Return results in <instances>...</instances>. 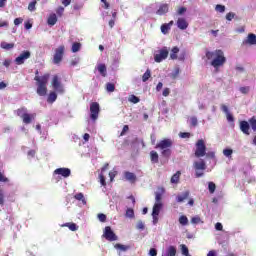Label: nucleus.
Listing matches in <instances>:
<instances>
[{"label":"nucleus","instance_id":"nucleus-25","mask_svg":"<svg viewBox=\"0 0 256 256\" xmlns=\"http://www.w3.org/2000/svg\"><path fill=\"white\" fill-rule=\"evenodd\" d=\"M98 71L102 77H107V66L105 64H99Z\"/></svg>","mask_w":256,"mask_h":256},{"label":"nucleus","instance_id":"nucleus-28","mask_svg":"<svg viewBox=\"0 0 256 256\" xmlns=\"http://www.w3.org/2000/svg\"><path fill=\"white\" fill-rule=\"evenodd\" d=\"M74 199H76V201H82L83 205H87V200H85V195H83V193H78L74 196Z\"/></svg>","mask_w":256,"mask_h":256},{"label":"nucleus","instance_id":"nucleus-36","mask_svg":"<svg viewBox=\"0 0 256 256\" xmlns=\"http://www.w3.org/2000/svg\"><path fill=\"white\" fill-rule=\"evenodd\" d=\"M128 101H130V103L137 104V103H139V101H141V99H139V97H137L135 95H130L128 98Z\"/></svg>","mask_w":256,"mask_h":256},{"label":"nucleus","instance_id":"nucleus-32","mask_svg":"<svg viewBox=\"0 0 256 256\" xmlns=\"http://www.w3.org/2000/svg\"><path fill=\"white\" fill-rule=\"evenodd\" d=\"M81 50V43L75 42L72 44V53H77Z\"/></svg>","mask_w":256,"mask_h":256},{"label":"nucleus","instance_id":"nucleus-18","mask_svg":"<svg viewBox=\"0 0 256 256\" xmlns=\"http://www.w3.org/2000/svg\"><path fill=\"white\" fill-rule=\"evenodd\" d=\"M189 195H190L189 191H185L184 193L177 195L176 197L177 203L185 202L186 199H189Z\"/></svg>","mask_w":256,"mask_h":256},{"label":"nucleus","instance_id":"nucleus-39","mask_svg":"<svg viewBox=\"0 0 256 256\" xmlns=\"http://www.w3.org/2000/svg\"><path fill=\"white\" fill-rule=\"evenodd\" d=\"M126 217H130V219H133V217H135V211L133 210V208H128L126 210Z\"/></svg>","mask_w":256,"mask_h":256},{"label":"nucleus","instance_id":"nucleus-44","mask_svg":"<svg viewBox=\"0 0 256 256\" xmlns=\"http://www.w3.org/2000/svg\"><path fill=\"white\" fill-rule=\"evenodd\" d=\"M215 9L218 13H225V6L224 5L218 4V5H216Z\"/></svg>","mask_w":256,"mask_h":256},{"label":"nucleus","instance_id":"nucleus-15","mask_svg":"<svg viewBox=\"0 0 256 256\" xmlns=\"http://www.w3.org/2000/svg\"><path fill=\"white\" fill-rule=\"evenodd\" d=\"M176 25H177L178 29H181L182 31H185V29H187V27H189V23L187 22V20L185 18H179L176 22Z\"/></svg>","mask_w":256,"mask_h":256},{"label":"nucleus","instance_id":"nucleus-53","mask_svg":"<svg viewBox=\"0 0 256 256\" xmlns=\"http://www.w3.org/2000/svg\"><path fill=\"white\" fill-rule=\"evenodd\" d=\"M179 135L182 139H189L191 137V133L189 132H181Z\"/></svg>","mask_w":256,"mask_h":256},{"label":"nucleus","instance_id":"nucleus-56","mask_svg":"<svg viewBox=\"0 0 256 256\" xmlns=\"http://www.w3.org/2000/svg\"><path fill=\"white\" fill-rule=\"evenodd\" d=\"M216 231H223V224L221 222H218L215 224Z\"/></svg>","mask_w":256,"mask_h":256},{"label":"nucleus","instance_id":"nucleus-29","mask_svg":"<svg viewBox=\"0 0 256 256\" xmlns=\"http://www.w3.org/2000/svg\"><path fill=\"white\" fill-rule=\"evenodd\" d=\"M62 227H68V229H70V231H77V229H79V226H77V224L69 223V222L63 224Z\"/></svg>","mask_w":256,"mask_h":256},{"label":"nucleus","instance_id":"nucleus-13","mask_svg":"<svg viewBox=\"0 0 256 256\" xmlns=\"http://www.w3.org/2000/svg\"><path fill=\"white\" fill-rule=\"evenodd\" d=\"M54 175H61L62 177H70L71 176V169L69 168H57L54 171Z\"/></svg>","mask_w":256,"mask_h":256},{"label":"nucleus","instance_id":"nucleus-47","mask_svg":"<svg viewBox=\"0 0 256 256\" xmlns=\"http://www.w3.org/2000/svg\"><path fill=\"white\" fill-rule=\"evenodd\" d=\"M197 124H198L197 117L192 116V117L190 118V125H192V127H197Z\"/></svg>","mask_w":256,"mask_h":256},{"label":"nucleus","instance_id":"nucleus-61","mask_svg":"<svg viewBox=\"0 0 256 256\" xmlns=\"http://www.w3.org/2000/svg\"><path fill=\"white\" fill-rule=\"evenodd\" d=\"M149 255H150V256H157V249L151 248V249L149 250Z\"/></svg>","mask_w":256,"mask_h":256},{"label":"nucleus","instance_id":"nucleus-35","mask_svg":"<svg viewBox=\"0 0 256 256\" xmlns=\"http://www.w3.org/2000/svg\"><path fill=\"white\" fill-rule=\"evenodd\" d=\"M208 189H209V193L213 194V193H215V190L217 189V186L215 185L214 182H209L208 183Z\"/></svg>","mask_w":256,"mask_h":256},{"label":"nucleus","instance_id":"nucleus-60","mask_svg":"<svg viewBox=\"0 0 256 256\" xmlns=\"http://www.w3.org/2000/svg\"><path fill=\"white\" fill-rule=\"evenodd\" d=\"M127 131H129V125H124L120 135L121 136L125 135V133H127Z\"/></svg>","mask_w":256,"mask_h":256},{"label":"nucleus","instance_id":"nucleus-59","mask_svg":"<svg viewBox=\"0 0 256 256\" xmlns=\"http://www.w3.org/2000/svg\"><path fill=\"white\" fill-rule=\"evenodd\" d=\"M221 110L223 111V113H226V115L229 113V108L227 107V105L222 104Z\"/></svg>","mask_w":256,"mask_h":256},{"label":"nucleus","instance_id":"nucleus-45","mask_svg":"<svg viewBox=\"0 0 256 256\" xmlns=\"http://www.w3.org/2000/svg\"><path fill=\"white\" fill-rule=\"evenodd\" d=\"M0 183H9V178L5 177L3 172H0Z\"/></svg>","mask_w":256,"mask_h":256},{"label":"nucleus","instance_id":"nucleus-48","mask_svg":"<svg viewBox=\"0 0 256 256\" xmlns=\"http://www.w3.org/2000/svg\"><path fill=\"white\" fill-rule=\"evenodd\" d=\"M99 179H100V183H101L102 187H106L107 186V182L105 181V175L100 174L99 175Z\"/></svg>","mask_w":256,"mask_h":256},{"label":"nucleus","instance_id":"nucleus-20","mask_svg":"<svg viewBox=\"0 0 256 256\" xmlns=\"http://www.w3.org/2000/svg\"><path fill=\"white\" fill-rule=\"evenodd\" d=\"M240 129H241L242 133H244L245 135H249V122L242 121L240 123Z\"/></svg>","mask_w":256,"mask_h":256},{"label":"nucleus","instance_id":"nucleus-30","mask_svg":"<svg viewBox=\"0 0 256 256\" xmlns=\"http://www.w3.org/2000/svg\"><path fill=\"white\" fill-rule=\"evenodd\" d=\"M177 53H179V47L175 46L171 50L170 59H177Z\"/></svg>","mask_w":256,"mask_h":256},{"label":"nucleus","instance_id":"nucleus-10","mask_svg":"<svg viewBox=\"0 0 256 256\" xmlns=\"http://www.w3.org/2000/svg\"><path fill=\"white\" fill-rule=\"evenodd\" d=\"M102 237H104L106 241H117L118 239L117 234L113 232L110 226L105 227Z\"/></svg>","mask_w":256,"mask_h":256},{"label":"nucleus","instance_id":"nucleus-33","mask_svg":"<svg viewBox=\"0 0 256 256\" xmlns=\"http://www.w3.org/2000/svg\"><path fill=\"white\" fill-rule=\"evenodd\" d=\"M179 223L180 225H189V219L187 218V216H180L179 217Z\"/></svg>","mask_w":256,"mask_h":256},{"label":"nucleus","instance_id":"nucleus-54","mask_svg":"<svg viewBox=\"0 0 256 256\" xmlns=\"http://www.w3.org/2000/svg\"><path fill=\"white\" fill-rule=\"evenodd\" d=\"M71 67H75L79 65V58H74L73 60L70 61Z\"/></svg>","mask_w":256,"mask_h":256},{"label":"nucleus","instance_id":"nucleus-46","mask_svg":"<svg viewBox=\"0 0 256 256\" xmlns=\"http://www.w3.org/2000/svg\"><path fill=\"white\" fill-rule=\"evenodd\" d=\"M162 199H163V194L159 193V192H156V194H155V201H156V203H161Z\"/></svg>","mask_w":256,"mask_h":256},{"label":"nucleus","instance_id":"nucleus-49","mask_svg":"<svg viewBox=\"0 0 256 256\" xmlns=\"http://www.w3.org/2000/svg\"><path fill=\"white\" fill-rule=\"evenodd\" d=\"M223 155H225V157H231V155H233V150L232 149H224Z\"/></svg>","mask_w":256,"mask_h":256},{"label":"nucleus","instance_id":"nucleus-6","mask_svg":"<svg viewBox=\"0 0 256 256\" xmlns=\"http://www.w3.org/2000/svg\"><path fill=\"white\" fill-rule=\"evenodd\" d=\"M63 55H65V46L60 45L54 51V56H53L54 65H59V63H61V61H63Z\"/></svg>","mask_w":256,"mask_h":256},{"label":"nucleus","instance_id":"nucleus-1","mask_svg":"<svg viewBox=\"0 0 256 256\" xmlns=\"http://www.w3.org/2000/svg\"><path fill=\"white\" fill-rule=\"evenodd\" d=\"M206 58L211 61L210 64L214 69H219L227 63V58L225 57V52L221 49L215 51H206Z\"/></svg>","mask_w":256,"mask_h":256},{"label":"nucleus","instance_id":"nucleus-51","mask_svg":"<svg viewBox=\"0 0 256 256\" xmlns=\"http://www.w3.org/2000/svg\"><path fill=\"white\" fill-rule=\"evenodd\" d=\"M98 219L101 221V223H105V221H107V215L100 213L98 214Z\"/></svg>","mask_w":256,"mask_h":256},{"label":"nucleus","instance_id":"nucleus-16","mask_svg":"<svg viewBox=\"0 0 256 256\" xmlns=\"http://www.w3.org/2000/svg\"><path fill=\"white\" fill-rule=\"evenodd\" d=\"M124 177L126 181H129L130 183H135L137 181V175L129 171L124 172Z\"/></svg>","mask_w":256,"mask_h":256},{"label":"nucleus","instance_id":"nucleus-41","mask_svg":"<svg viewBox=\"0 0 256 256\" xmlns=\"http://www.w3.org/2000/svg\"><path fill=\"white\" fill-rule=\"evenodd\" d=\"M37 5V0H33L32 2L29 3L28 5V10L29 11H35L36 9V6Z\"/></svg>","mask_w":256,"mask_h":256},{"label":"nucleus","instance_id":"nucleus-62","mask_svg":"<svg viewBox=\"0 0 256 256\" xmlns=\"http://www.w3.org/2000/svg\"><path fill=\"white\" fill-rule=\"evenodd\" d=\"M169 93H171V90H169V88H165V89L163 90L162 95H163L164 97H168Z\"/></svg>","mask_w":256,"mask_h":256},{"label":"nucleus","instance_id":"nucleus-5","mask_svg":"<svg viewBox=\"0 0 256 256\" xmlns=\"http://www.w3.org/2000/svg\"><path fill=\"white\" fill-rule=\"evenodd\" d=\"M51 85H52L54 91H56V93H60L61 95L63 93H65V87L61 83V78L59 77V75L53 76Z\"/></svg>","mask_w":256,"mask_h":256},{"label":"nucleus","instance_id":"nucleus-19","mask_svg":"<svg viewBox=\"0 0 256 256\" xmlns=\"http://www.w3.org/2000/svg\"><path fill=\"white\" fill-rule=\"evenodd\" d=\"M156 13L157 15H165V13H169V5L161 4Z\"/></svg>","mask_w":256,"mask_h":256},{"label":"nucleus","instance_id":"nucleus-8","mask_svg":"<svg viewBox=\"0 0 256 256\" xmlns=\"http://www.w3.org/2000/svg\"><path fill=\"white\" fill-rule=\"evenodd\" d=\"M193 167L196 171L195 173V177L197 179H199V177H203L204 173L203 172H199V171H205L207 169V165L205 164V161L204 160H201V161H196L194 162L193 164Z\"/></svg>","mask_w":256,"mask_h":256},{"label":"nucleus","instance_id":"nucleus-34","mask_svg":"<svg viewBox=\"0 0 256 256\" xmlns=\"http://www.w3.org/2000/svg\"><path fill=\"white\" fill-rule=\"evenodd\" d=\"M249 125L253 131H256V118L255 116L249 119Z\"/></svg>","mask_w":256,"mask_h":256},{"label":"nucleus","instance_id":"nucleus-63","mask_svg":"<svg viewBox=\"0 0 256 256\" xmlns=\"http://www.w3.org/2000/svg\"><path fill=\"white\" fill-rule=\"evenodd\" d=\"M185 11H187V8L185 7H181L178 9V15H183V13H185Z\"/></svg>","mask_w":256,"mask_h":256},{"label":"nucleus","instance_id":"nucleus-9","mask_svg":"<svg viewBox=\"0 0 256 256\" xmlns=\"http://www.w3.org/2000/svg\"><path fill=\"white\" fill-rule=\"evenodd\" d=\"M101 109L100 106L97 102H92L90 104V119L92 121H97V119H99V113H100Z\"/></svg>","mask_w":256,"mask_h":256},{"label":"nucleus","instance_id":"nucleus-27","mask_svg":"<svg viewBox=\"0 0 256 256\" xmlns=\"http://www.w3.org/2000/svg\"><path fill=\"white\" fill-rule=\"evenodd\" d=\"M47 23H48V25H51L53 27V25H55L57 23V15L56 14H51L48 17Z\"/></svg>","mask_w":256,"mask_h":256},{"label":"nucleus","instance_id":"nucleus-4","mask_svg":"<svg viewBox=\"0 0 256 256\" xmlns=\"http://www.w3.org/2000/svg\"><path fill=\"white\" fill-rule=\"evenodd\" d=\"M17 115H18V117H21V119L23 120V123H25V125H29L33 121V119H35V114L27 113L26 108H19L17 110Z\"/></svg>","mask_w":256,"mask_h":256},{"label":"nucleus","instance_id":"nucleus-57","mask_svg":"<svg viewBox=\"0 0 256 256\" xmlns=\"http://www.w3.org/2000/svg\"><path fill=\"white\" fill-rule=\"evenodd\" d=\"M64 11H65V8H63V7H58V9L56 10V13H57V15H59L60 17H61V15H63V13H64Z\"/></svg>","mask_w":256,"mask_h":256},{"label":"nucleus","instance_id":"nucleus-7","mask_svg":"<svg viewBox=\"0 0 256 256\" xmlns=\"http://www.w3.org/2000/svg\"><path fill=\"white\" fill-rule=\"evenodd\" d=\"M206 153L207 146H205V141H203V139L198 140L196 143L195 157H205Z\"/></svg>","mask_w":256,"mask_h":256},{"label":"nucleus","instance_id":"nucleus-31","mask_svg":"<svg viewBox=\"0 0 256 256\" xmlns=\"http://www.w3.org/2000/svg\"><path fill=\"white\" fill-rule=\"evenodd\" d=\"M150 78H151V70L147 69L142 76L143 83H147V81H149Z\"/></svg>","mask_w":256,"mask_h":256},{"label":"nucleus","instance_id":"nucleus-12","mask_svg":"<svg viewBox=\"0 0 256 256\" xmlns=\"http://www.w3.org/2000/svg\"><path fill=\"white\" fill-rule=\"evenodd\" d=\"M167 57H169V50L163 48L158 54L154 55V61L156 63H161V61H164V59H167Z\"/></svg>","mask_w":256,"mask_h":256},{"label":"nucleus","instance_id":"nucleus-38","mask_svg":"<svg viewBox=\"0 0 256 256\" xmlns=\"http://www.w3.org/2000/svg\"><path fill=\"white\" fill-rule=\"evenodd\" d=\"M106 91H108V93H113V91H115V84L107 83L106 84Z\"/></svg>","mask_w":256,"mask_h":256},{"label":"nucleus","instance_id":"nucleus-26","mask_svg":"<svg viewBox=\"0 0 256 256\" xmlns=\"http://www.w3.org/2000/svg\"><path fill=\"white\" fill-rule=\"evenodd\" d=\"M177 255V248H175V246H170L167 251L165 256H175Z\"/></svg>","mask_w":256,"mask_h":256},{"label":"nucleus","instance_id":"nucleus-11","mask_svg":"<svg viewBox=\"0 0 256 256\" xmlns=\"http://www.w3.org/2000/svg\"><path fill=\"white\" fill-rule=\"evenodd\" d=\"M27 59H31V52L29 50L23 51L18 57L15 58L14 62L16 65H23Z\"/></svg>","mask_w":256,"mask_h":256},{"label":"nucleus","instance_id":"nucleus-3","mask_svg":"<svg viewBox=\"0 0 256 256\" xmlns=\"http://www.w3.org/2000/svg\"><path fill=\"white\" fill-rule=\"evenodd\" d=\"M173 147V140L165 138L156 144L155 149H161L162 157L169 159L171 157V148Z\"/></svg>","mask_w":256,"mask_h":256},{"label":"nucleus","instance_id":"nucleus-24","mask_svg":"<svg viewBox=\"0 0 256 256\" xmlns=\"http://www.w3.org/2000/svg\"><path fill=\"white\" fill-rule=\"evenodd\" d=\"M179 179H181V171H177L170 179V182L173 184L179 183Z\"/></svg>","mask_w":256,"mask_h":256},{"label":"nucleus","instance_id":"nucleus-50","mask_svg":"<svg viewBox=\"0 0 256 256\" xmlns=\"http://www.w3.org/2000/svg\"><path fill=\"white\" fill-rule=\"evenodd\" d=\"M136 229H139L140 231H143V229H145V224L143 223V221L139 220L137 225H136Z\"/></svg>","mask_w":256,"mask_h":256},{"label":"nucleus","instance_id":"nucleus-17","mask_svg":"<svg viewBox=\"0 0 256 256\" xmlns=\"http://www.w3.org/2000/svg\"><path fill=\"white\" fill-rule=\"evenodd\" d=\"M162 207L163 203H155L152 210V217H159V213H161Z\"/></svg>","mask_w":256,"mask_h":256},{"label":"nucleus","instance_id":"nucleus-52","mask_svg":"<svg viewBox=\"0 0 256 256\" xmlns=\"http://www.w3.org/2000/svg\"><path fill=\"white\" fill-rule=\"evenodd\" d=\"M226 19L227 21H233V19H235V13L229 12L228 14H226Z\"/></svg>","mask_w":256,"mask_h":256},{"label":"nucleus","instance_id":"nucleus-2","mask_svg":"<svg viewBox=\"0 0 256 256\" xmlns=\"http://www.w3.org/2000/svg\"><path fill=\"white\" fill-rule=\"evenodd\" d=\"M51 74L45 73L42 76H39V70L35 71L34 81H36L37 90L36 93L40 97H45L47 95V83H49V79Z\"/></svg>","mask_w":256,"mask_h":256},{"label":"nucleus","instance_id":"nucleus-42","mask_svg":"<svg viewBox=\"0 0 256 256\" xmlns=\"http://www.w3.org/2000/svg\"><path fill=\"white\" fill-rule=\"evenodd\" d=\"M115 249H120V251H127L129 249V246H125L123 244H115Z\"/></svg>","mask_w":256,"mask_h":256},{"label":"nucleus","instance_id":"nucleus-58","mask_svg":"<svg viewBox=\"0 0 256 256\" xmlns=\"http://www.w3.org/2000/svg\"><path fill=\"white\" fill-rule=\"evenodd\" d=\"M240 91L244 94V95H247V93H249V87L246 86V87H241L240 88Z\"/></svg>","mask_w":256,"mask_h":256},{"label":"nucleus","instance_id":"nucleus-55","mask_svg":"<svg viewBox=\"0 0 256 256\" xmlns=\"http://www.w3.org/2000/svg\"><path fill=\"white\" fill-rule=\"evenodd\" d=\"M21 23H23V18L19 17L14 19V25L18 26L21 25Z\"/></svg>","mask_w":256,"mask_h":256},{"label":"nucleus","instance_id":"nucleus-43","mask_svg":"<svg viewBox=\"0 0 256 256\" xmlns=\"http://www.w3.org/2000/svg\"><path fill=\"white\" fill-rule=\"evenodd\" d=\"M0 205L3 207L5 205V194L3 193V190L0 189Z\"/></svg>","mask_w":256,"mask_h":256},{"label":"nucleus","instance_id":"nucleus-14","mask_svg":"<svg viewBox=\"0 0 256 256\" xmlns=\"http://www.w3.org/2000/svg\"><path fill=\"white\" fill-rule=\"evenodd\" d=\"M242 45H256V35L253 33L248 34L247 38L243 40Z\"/></svg>","mask_w":256,"mask_h":256},{"label":"nucleus","instance_id":"nucleus-64","mask_svg":"<svg viewBox=\"0 0 256 256\" xmlns=\"http://www.w3.org/2000/svg\"><path fill=\"white\" fill-rule=\"evenodd\" d=\"M207 256H217V252H215V250H211L208 252Z\"/></svg>","mask_w":256,"mask_h":256},{"label":"nucleus","instance_id":"nucleus-40","mask_svg":"<svg viewBox=\"0 0 256 256\" xmlns=\"http://www.w3.org/2000/svg\"><path fill=\"white\" fill-rule=\"evenodd\" d=\"M182 255L189 256V248L185 244L181 245Z\"/></svg>","mask_w":256,"mask_h":256},{"label":"nucleus","instance_id":"nucleus-22","mask_svg":"<svg viewBox=\"0 0 256 256\" xmlns=\"http://www.w3.org/2000/svg\"><path fill=\"white\" fill-rule=\"evenodd\" d=\"M0 47L5 51H10V49H13L15 47V43H7L5 41H2Z\"/></svg>","mask_w":256,"mask_h":256},{"label":"nucleus","instance_id":"nucleus-23","mask_svg":"<svg viewBox=\"0 0 256 256\" xmlns=\"http://www.w3.org/2000/svg\"><path fill=\"white\" fill-rule=\"evenodd\" d=\"M150 161L151 163H159V154L157 153V151L152 150L150 152Z\"/></svg>","mask_w":256,"mask_h":256},{"label":"nucleus","instance_id":"nucleus-21","mask_svg":"<svg viewBox=\"0 0 256 256\" xmlns=\"http://www.w3.org/2000/svg\"><path fill=\"white\" fill-rule=\"evenodd\" d=\"M57 101V92L51 91L47 97V103H55Z\"/></svg>","mask_w":256,"mask_h":256},{"label":"nucleus","instance_id":"nucleus-37","mask_svg":"<svg viewBox=\"0 0 256 256\" xmlns=\"http://www.w3.org/2000/svg\"><path fill=\"white\" fill-rule=\"evenodd\" d=\"M169 29H171V27L169 26V24H163L161 26V31L164 35H167L169 33Z\"/></svg>","mask_w":256,"mask_h":256}]
</instances>
